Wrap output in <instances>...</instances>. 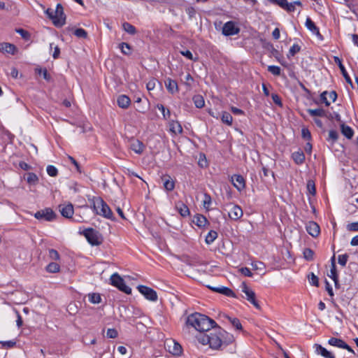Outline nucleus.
Returning a JSON list of instances; mask_svg holds the SVG:
<instances>
[{
  "label": "nucleus",
  "mask_w": 358,
  "mask_h": 358,
  "mask_svg": "<svg viewBox=\"0 0 358 358\" xmlns=\"http://www.w3.org/2000/svg\"><path fill=\"white\" fill-rule=\"evenodd\" d=\"M186 324L193 327L200 332L199 334H203L204 331L208 332L216 325V322L213 320L199 313L189 315L187 318Z\"/></svg>",
  "instance_id": "1"
},
{
  "label": "nucleus",
  "mask_w": 358,
  "mask_h": 358,
  "mask_svg": "<svg viewBox=\"0 0 358 358\" xmlns=\"http://www.w3.org/2000/svg\"><path fill=\"white\" fill-rule=\"evenodd\" d=\"M219 326L217 324L211 330L210 334H199L196 338L198 342L203 345H209V347L213 350H220L222 345V336L219 334Z\"/></svg>",
  "instance_id": "2"
},
{
  "label": "nucleus",
  "mask_w": 358,
  "mask_h": 358,
  "mask_svg": "<svg viewBox=\"0 0 358 358\" xmlns=\"http://www.w3.org/2000/svg\"><path fill=\"white\" fill-rule=\"evenodd\" d=\"M92 208L96 215L113 220V214L108 204L100 197L92 199Z\"/></svg>",
  "instance_id": "3"
},
{
  "label": "nucleus",
  "mask_w": 358,
  "mask_h": 358,
  "mask_svg": "<svg viewBox=\"0 0 358 358\" xmlns=\"http://www.w3.org/2000/svg\"><path fill=\"white\" fill-rule=\"evenodd\" d=\"M224 210L228 212L229 217L234 221L239 220L243 215L241 207L233 203L226 204Z\"/></svg>",
  "instance_id": "4"
},
{
  "label": "nucleus",
  "mask_w": 358,
  "mask_h": 358,
  "mask_svg": "<svg viewBox=\"0 0 358 358\" xmlns=\"http://www.w3.org/2000/svg\"><path fill=\"white\" fill-rule=\"evenodd\" d=\"M83 235L92 245H99L102 243L103 238L101 234L92 228L86 229L83 231Z\"/></svg>",
  "instance_id": "5"
},
{
  "label": "nucleus",
  "mask_w": 358,
  "mask_h": 358,
  "mask_svg": "<svg viewBox=\"0 0 358 358\" xmlns=\"http://www.w3.org/2000/svg\"><path fill=\"white\" fill-rule=\"evenodd\" d=\"M164 348L169 353L175 356H180L182 353L180 344L172 338L165 340Z\"/></svg>",
  "instance_id": "6"
},
{
  "label": "nucleus",
  "mask_w": 358,
  "mask_h": 358,
  "mask_svg": "<svg viewBox=\"0 0 358 358\" xmlns=\"http://www.w3.org/2000/svg\"><path fill=\"white\" fill-rule=\"evenodd\" d=\"M111 285L118 288L120 291L129 294L131 293V289L126 285L123 278L117 273H114L110 277Z\"/></svg>",
  "instance_id": "7"
},
{
  "label": "nucleus",
  "mask_w": 358,
  "mask_h": 358,
  "mask_svg": "<svg viewBox=\"0 0 358 358\" xmlns=\"http://www.w3.org/2000/svg\"><path fill=\"white\" fill-rule=\"evenodd\" d=\"M57 215L50 208H45L43 210L37 211L34 214V217L39 220H45L52 222L55 220Z\"/></svg>",
  "instance_id": "8"
},
{
  "label": "nucleus",
  "mask_w": 358,
  "mask_h": 358,
  "mask_svg": "<svg viewBox=\"0 0 358 358\" xmlns=\"http://www.w3.org/2000/svg\"><path fill=\"white\" fill-rule=\"evenodd\" d=\"M241 287L242 292L245 293L246 296V299L250 302L256 308L260 309V305L256 299V294L255 292L248 287L245 282H242Z\"/></svg>",
  "instance_id": "9"
},
{
  "label": "nucleus",
  "mask_w": 358,
  "mask_h": 358,
  "mask_svg": "<svg viewBox=\"0 0 358 358\" xmlns=\"http://www.w3.org/2000/svg\"><path fill=\"white\" fill-rule=\"evenodd\" d=\"M54 25L61 27L65 24L66 15L64 13V8L61 3L57 5L55 10H54Z\"/></svg>",
  "instance_id": "10"
},
{
  "label": "nucleus",
  "mask_w": 358,
  "mask_h": 358,
  "mask_svg": "<svg viewBox=\"0 0 358 358\" xmlns=\"http://www.w3.org/2000/svg\"><path fill=\"white\" fill-rule=\"evenodd\" d=\"M222 34L226 36L236 35L240 32V28L234 21L227 22L222 27Z\"/></svg>",
  "instance_id": "11"
},
{
  "label": "nucleus",
  "mask_w": 358,
  "mask_h": 358,
  "mask_svg": "<svg viewBox=\"0 0 358 358\" xmlns=\"http://www.w3.org/2000/svg\"><path fill=\"white\" fill-rule=\"evenodd\" d=\"M137 289L147 299L151 301L157 299V292L154 289L144 285H138Z\"/></svg>",
  "instance_id": "12"
},
{
  "label": "nucleus",
  "mask_w": 358,
  "mask_h": 358,
  "mask_svg": "<svg viewBox=\"0 0 358 358\" xmlns=\"http://www.w3.org/2000/svg\"><path fill=\"white\" fill-rule=\"evenodd\" d=\"M59 210L66 218H71L73 215V206L71 203H62L59 206Z\"/></svg>",
  "instance_id": "13"
},
{
  "label": "nucleus",
  "mask_w": 358,
  "mask_h": 358,
  "mask_svg": "<svg viewBox=\"0 0 358 358\" xmlns=\"http://www.w3.org/2000/svg\"><path fill=\"white\" fill-rule=\"evenodd\" d=\"M163 187L166 192L172 191L175 187V180L169 175H164L161 177Z\"/></svg>",
  "instance_id": "14"
},
{
  "label": "nucleus",
  "mask_w": 358,
  "mask_h": 358,
  "mask_svg": "<svg viewBox=\"0 0 358 358\" xmlns=\"http://www.w3.org/2000/svg\"><path fill=\"white\" fill-rule=\"evenodd\" d=\"M231 182L234 186L238 190L241 191L245 187V181L244 178L241 175H234L231 176Z\"/></svg>",
  "instance_id": "15"
},
{
  "label": "nucleus",
  "mask_w": 358,
  "mask_h": 358,
  "mask_svg": "<svg viewBox=\"0 0 358 358\" xmlns=\"http://www.w3.org/2000/svg\"><path fill=\"white\" fill-rule=\"evenodd\" d=\"M331 274L329 275V278H331L335 284L336 287H338V275L336 271V262H335V255H334L331 257V269H330Z\"/></svg>",
  "instance_id": "16"
},
{
  "label": "nucleus",
  "mask_w": 358,
  "mask_h": 358,
  "mask_svg": "<svg viewBox=\"0 0 358 358\" xmlns=\"http://www.w3.org/2000/svg\"><path fill=\"white\" fill-rule=\"evenodd\" d=\"M307 232L313 237H317L320 233V226L315 222H309L306 225Z\"/></svg>",
  "instance_id": "17"
},
{
  "label": "nucleus",
  "mask_w": 358,
  "mask_h": 358,
  "mask_svg": "<svg viewBox=\"0 0 358 358\" xmlns=\"http://www.w3.org/2000/svg\"><path fill=\"white\" fill-rule=\"evenodd\" d=\"M218 330L220 331L219 334L222 336V345H228L234 341V337L232 334L227 332L224 329H222L221 327H218Z\"/></svg>",
  "instance_id": "18"
},
{
  "label": "nucleus",
  "mask_w": 358,
  "mask_h": 358,
  "mask_svg": "<svg viewBox=\"0 0 358 358\" xmlns=\"http://www.w3.org/2000/svg\"><path fill=\"white\" fill-rule=\"evenodd\" d=\"M305 25L306 28L313 34H315L320 39L322 38V36L320 33L319 28L315 25V22L310 17L306 18Z\"/></svg>",
  "instance_id": "19"
},
{
  "label": "nucleus",
  "mask_w": 358,
  "mask_h": 358,
  "mask_svg": "<svg viewBox=\"0 0 358 358\" xmlns=\"http://www.w3.org/2000/svg\"><path fill=\"white\" fill-rule=\"evenodd\" d=\"M17 49L13 44L9 43H0V52H6L11 55H15Z\"/></svg>",
  "instance_id": "20"
},
{
  "label": "nucleus",
  "mask_w": 358,
  "mask_h": 358,
  "mask_svg": "<svg viewBox=\"0 0 358 358\" xmlns=\"http://www.w3.org/2000/svg\"><path fill=\"white\" fill-rule=\"evenodd\" d=\"M208 287L210 288V289L213 290L214 292L222 294L227 296H229V297H235L236 296L234 292L231 289H229L227 287L222 286V287H213L208 286Z\"/></svg>",
  "instance_id": "21"
},
{
  "label": "nucleus",
  "mask_w": 358,
  "mask_h": 358,
  "mask_svg": "<svg viewBox=\"0 0 358 358\" xmlns=\"http://www.w3.org/2000/svg\"><path fill=\"white\" fill-rule=\"evenodd\" d=\"M169 131L174 134H180L182 132V128L181 124L176 120H171V121L168 122Z\"/></svg>",
  "instance_id": "22"
},
{
  "label": "nucleus",
  "mask_w": 358,
  "mask_h": 358,
  "mask_svg": "<svg viewBox=\"0 0 358 358\" xmlns=\"http://www.w3.org/2000/svg\"><path fill=\"white\" fill-rule=\"evenodd\" d=\"M176 208L177 211L178 212V213L181 216L187 217V216L189 215V213H190L189 209L187 206V205H185L183 202L178 201L176 203Z\"/></svg>",
  "instance_id": "23"
},
{
  "label": "nucleus",
  "mask_w": 358,
  "mask_h": 358,
  "mask_svg": "<svg viewBox=\"0 0 358 358\" xmlns=\"http://www.w3.org/2000/svg\"><path fill=\"white\" fill-rule=\"evenodd\" d=\"M165 86L167 90L172 94L178 91L177 82L171 78H167L165 80Z\"/></svg>",
  "instance_id": "24"
},
{
  "label": "nucleus",
  "mask_w": 358,
  "mask_h": 358,
  "mask_svg": "<svg viewBox=\"0 0 358 358\" xmlns=\"http://www.w3.org/2000/svg\"><path fill=\"white\" fill-rule=\"evenodd\" d=\"M315 352L325 358H336L335 356L320 344H315Z\"/></svg>",
  "instance_id": "25"
},
{
  "label": "nucleus",
  "mask_w": 358,
  "mask_h": 358,
  "mask_svg": "<svg viewBox=\"0 0 358 358\" xmlns=\"http://www.w3.org/2000/svg\"><path fill=\"white\" fill-rule=\"evenodd\" d=\"M192 222L199 227H203L208 224V221L206 217L201 214H196L194 215Z\"/></svg>",
  "instance_id": "26"
},
{
  "label": "nucleus",
  "mask_w": 358,
  "mask_h": 358,
  "mask_svg": "<svg viewBox=\"0 0 358 358\" xmlns=\"http://www.w3.org/2000/svg\"><path fill=\"white\" fill-rule=\"evenodd\" d=\"M268 49L270 50L272 55L282 65L286 66L283 60L281 59V55L280 52L275 49L271 43H268Z\"/></svg>",
  "instance_id": "27"
},
{
  "label": "nucleus",
  "mask_w": 358,
  "mask_h": 358,
  "mask_svg": "<svg viewBox=\"0 0 358 358\" xmlns=\"http://www.w3.org/2000/svg\"><path fill=\"white\" fill-rule=\"evenodd\" d=\"M117 102L119 107L127 108L129 106L130 99L126 95H120L118 96Z\"/></svg>",
  "instance_id": "28"
},
{
  "label": "nucleus",
  "mask_w": 358,
  "mask_h": 358,
  "mask_svg": "<svg viewBox=\"0 0 358 358\" xmlns=\"http://www.w3.org/2000/svg\"><path fill=\"white\" fill-rule=\"evenodd\" d=\"M341 133L343 136H345L347 138L350 139L352 138L354 135L353 129L345 124H342L341 125Z\"/></svg>",
  "instance_id": "29"
},
{
  "label": "nucleus",
  "mask_w": 358,
  "mask_h": 358,
  "mask_svg": "<svg viewBox=\"0 0 358 358\" xmlns=\"http://www.w3.org/2000/svg\"><path fill=\"white\" fill-rule=\"evenodd\" d=\"M328 343L332 346H335L339 348H343L345 346V342L341 338L331 337L329 339Z\"/></svg>",
  "instance_id": "30"
},
{
  "label": "nucleus",
  "mask_w": 358,
  "mask_h": 358,
  "mask_svg": "<svg viewBox=\"0 0 358 358\" xmlns=\"http://www.w3.org/2000/svg\"><path fill=\"white\" fill-rule=\"evenodd\" d=\"M223 317L228 320V321L231 324V325L237 330L242 329V324L240 322V320L236 317H231L227 315H223Z\"/></svg>",
  "instance_id": "31"
},
{
  "label": "nucleus",
  "mask_w": 358,
  "mask_h": 358,
  "mask_svg": "<svg viewBox=\"0 0 358 358\" xmlns=\"http://www.w3.org/2000/svg\"><path fill=\"white\" fill-rule=\"evenodd\" d=\"M308 113L312 117H325L326 112L322 108H316V109H308Z\"/></svg>",
  "instance_id": "32"
},
{
  "label": "nucleus",
  "mask_w": 358,
  "mask_h": 358,
  "mask_svg": "<svg viewBox=\"0 0 358 358\" xmlns=\"http://www.w3.org/2000/svg\"><path fill=\"white\" fill-rule=\"evenodd\" d=\"M158 109L161 110L162 114L163 115V118L166 120L167 122L171 121V120H173L172 118V114L170 112V110L167 108H165V107L163 105H158Z\"/></svg>",
  "instance_id": "33"
},
{
  "label": "nucleus",
  "mask_w": 358,
  "mask_h": 358,
  "mask_svg": "<svg viewBox=\"0 0 358 358\" xmlns=\"http://www.w3.org/2000/svg\"><path fill=\"white\" fill-rule=\"evenodd\" d=\"M144 223H145V227L148 229V230L150 232V235L153 238H155L156 231H155V224H152L151 220L150 219H148V218H146V217L145 218Z\"/></svg>",
  "instance_id": "34"
},
{
  "label": "nucleus",
  "mask_w": 358,
  "mask_h": 358,
  "mask_svg": "<svg viewBox=\"0 0 358 358\" xmlns=\"http://www.w3.org/2000/svg\"><path fill=\"white\" fill-rule=\"evenodd\" d=\"M192 101L195 105V106L198 108H201L205 105V101L203 97L200 94L194 95L192 97Z\"/></svg>",
  "instance_id": "35"
},
{
  "label": "nucleus",
  "mask_w": 358,
  "mask_h": 358,
  "mask_svg": "<svg viewBox=\"0 0 358 358\" xmlns=\"http://www.w3.org/2000/svg\"><path fill=\"white\" fill-rule=\"evenodd\" d=\"M292 158L296 164H301L305 160V155L303 152H295L292 154Z\"/></svg>",
  "instance_id": "36"
},
{
  "label": "nucleus",
  "mask_w": 358,
  "mask_h": 358,
  "mask_svg": "<svg viewBox=\"0 0 358 358\" xmlns=\"http://www.w3.org/2000/svg\"><path fill=\"white\" fill-rule=\"evenodd\" d=\"M131 148L136 153L143 152V145L138 140H134L131 144Z\"/></svg>",
  "instance_id": "37"
},
{
  "label": "nucleus",
  "mask_w": 358,
  "mask_h": 358,
  "mask_svg": "<svg viewBox=\"0 0 358 358\" xmlns=\"http://www.w3.org/2000/svg\"><path fill=\"white\" fill-rule=\"evenodd\" d=\"M221 120L223 123L231 126L232 124L233 117L229 113L224 111L222 113Z\"/></svg>",
  "instance_id": "38"
},
{
  "label": "nucleus",
  "mask_w": 358,
  "mask_h": 358,
  "mask_svg": "<svg viewBox=\"0 0 358 358\" xmlns=\"http://www.w3.org/2000/svg\"><path fill=\"white\" fill-rule=\"evenodd\" d=\"M60 266L57 263L51 262L46 266V271L48 273H55L59 271Z\"/></svg>",
  "instance_id": "39"
},
{
  "label": "nucleus",
  "mask_w": 358,
  "mask_h": 358,
  "mask_svg": "<svg viewBox=\"0 0 358 358\" xmlns=\"http://www.w3.org/2000/svg\"><path fill=\"white\" fill-rule=\"evenodd\" d=\"M301 50V46L298 44H294L289 50V52L287 55V58H291L294 57L296 53L299 52Z\"/></svg>",
  "instance_id": "40"
},
{
  "label": "nucleus",
  "mask_w": 358,
  "mask_h": 358,
  "mask_svg": "<svg viewBox=\"0 0 358 358\" xmlns=\"http://www.w3.org/2000/svg\"><path fill=\"white\" fill-rule=\"evenodd\" d=\"M217 237V233L215 231L210 230L206 236V243L211 244Z\"/></svg>",
  "instance_id": "41"
},
{
  "label": "nucleus",
  "mask_w": 358,
  "mask_h": 358,
  "mask_svg": "<svg viewBox=\"0 0 358 358\" xmlns=\"http://www.w3.org/2000/svg\"><path fill=\"white\" fill-rule=\"evenodd\" d=\"M123 29L129 34L134 35L136 33V29L134 26L129 22H124L122 24Z\"/></svg>",
  "instance_id": "42"
},
{
  "label": "nucleus",
  "mask_w": 358,
  "mask_h": 358,
  "mask_svg": "<svg viewBox=\"0 0 358 358\" xmlns=\"http://www.w3.org/2000/svg\"><path fill=\"white\" fill-rule=\"evenodd\" d=\"M89 301L92 303H99L101 301V298L99 294L98 293H92L88 294Z\"/></svg>",
  "instance_id": "43"
},
{
  "label": "nucleus",
  "mask_w": 358,
  "mask_h": 358,
  "mask_svg": "<svg viewBox=\"0 0 358 358\" xmlns=\"http://www.w3.org/2000/svg\"><path fill=\"white\" fill-rule=\"evenodd\" d=\"M27 182L30 185H35L38 180V176L34 173H28L26 178Z\"/></svg>",
  "instance_id": "44"
},
{
  "label": "nucleus",
  "mask_w": 358,
  "mask_h": 358,
  "mask_svg": "<svg viewBox=\"0 0 358 358\" xmlns=\"http://www.w3.org/2000/svg\"><path fill=\"white\" fill-rule=\"evenodd\" d=\"M73 34L80 38H86L87 37V32L82 28L76 29L73 31Z\"/></svg>",
  "instance_id": "45"
},
{
  "label": "nucleus",
  "mask_w": 358,
  "mask_h": 358,
  "mask_svg": "<svg viewBox=\"0 0 358 358\" xmlns=\"http://www.w3.org/2000/svg\"><path fill=\"white\" fill-rule=\"evenodd\" d=\"M268 71L276 76H280L281 73L280 68L278 66H274V65L268 66Z\"/></svg>",
  "instance_id": "46"
},
{
  "label": "nucleus",
  "mask_w": 358,
  "mask_h": 358,
  "mask_svg": "<svg viewBox=\"0 0 358 358\" xmlns=\"http://www.w3.org/2000/svg\"><path fill=\"white\" fill-rule=\"evenodd\" d=\"M310 283L315 287H319V278L313 273H311L308 276Z\"/></svg>",
  "instance_id": "47"
},
{
  "label": "nucleus",
  "mask_w": 358,
  "mask_h": 358,
  "mask_svg": "<svg viewBox=\"0 0 358 358\" xmlns=\"http://www.w3.org/2000/svg\"><path fill=\"white\" fill-rule=\"evenodd\" d=\"M303 257L308 261H311L313 259L314 252L310 248H306L303 250Z\"/></svg>",
  "instance_id": "48"
},
{
  "label": "nucleus",
  "mask_w": 358,
  "mask_h": 358,
  "mask_svg": "<svg viewBox=\"0 0 358 358\" xmlns=\"http://www.w3.org/2000/svg\"><path fill=\"white\" fill-rule=\"evenodd\" d=\"M338 138V134L335 130H330L329 132V137L327 139L328 141H331L332 143L336 142Z\"/></svg>",
  "instance_id": "49"
},
{
  "label": "nucleus",
  "mask_w": 358,
  "mask_h": 358,
  "mask_svg": "<svg viewBox=\"0 0 358 358\" xmlns=\"http://www.w3.org/2000/svg\"><path fill=\"white\" fill-rule=\"evenodd\" d=\"M47 173L51 177H55L58 174L57 168L52 165H48L47 166Z\"/></svg>",
  "instance_id": "50"
},
{
  "label": "nucleus",
  "mask_w": 358,
  "mask_h": 358,
  "mask_svg": "<svg viewBox=\"0 0 358 358\" xmlns=\"http://www.w3.org/2000/svg\"><path fill=\"white\" fill-rule=\"evenodd\" d=\"M16 32L18 33L24 40L29 41L30 39L31 35L27 31L23 29H16Z\"/></svg>",
  "instance_id": "51"
},
{
  "label": "nucleus",
  "mask_w": 358,
  "mask_h": 358,
  "mask_svg": "<svg viewBox=\"0 0 358 358\" xmlns=\"http://www.w3.org/2000/svg\"><path fill=\"white\" fill-rule=\"evenodd\" d=\"M340 70H341V73H342L343 76L344 77L346 83L350 84L351 86H352V80H351L350 76L348 75L345 66L341 67L340 69Z\"/></svg>",
  "instance_id": "52"
},
{
  "label": "nucleus",
  "mask_w": 358,
  "mask_h": 358,
  "mask_svg": "<svg viewBox=\"0 0 358 358\" xmlns=\"http://www.w3.org/2000/svg\"><path fill=\"white\" fill-rule=\"evenodd\" d=\"M348 257H349V256L348 254L338 255V264H341L342 266H345L348 259Z\"/></svg>",
  "instance_id": "53"
},
{
  "label": "nucleus",
  "mask_w": 358,
  "mask_h": 358,
  "mask_svg": "<svg viewBox=\"0 0 358 358\" xmlns=\"http://www.w3.org/2000/svg\"><path fill=\"white\" fill-rule=\"evenodd\" d=\"M36 71L38 73V74H42L43 77L45 80L49 81L51 79V76L48 73V71L46 69H36Z\"/></svg>",
  "instance_id": "54"
},
{
  "label": "nucleus",
  "mask_w": 358,
  "mask_h": 358,
  "mask_svg": "<svg viewBox=\"0 0 358 358\" xmlns=\"http://www.w3.org/2000/svg\"><path fill=\"white\" fill-rule=\"evenodd\" d=\"M203 196H204V199L203 201V206L206 209H208V207L211 204V202H212L211 196H210V194H208L207 193H205Z\"/></svg>",
  "instance_id": "55"
},
{
  "label": "nucleus",
  "mask_w": 358,
  "mask_h": 358,
  "mask_svg": "<svg viewBox=\"0 0 358 358\" xmlns=\"http://www.w3.org/2000/svg\"><path fill=\"white\" fill-rule=\"evenodd\" d=\"M49 257L52 260H58L59 259V254L55 249H49Z\"/></svg>",
  "instance_id": "56"
},
{
  "label": "nucleus",
  "mask_w": 358,
  "mask_h": 358,
  "mask_svg": "<svg viewBox=\"0 0 358 358\" xmlns=\"http://www.w3.org/2000/svg\"><path fill=\"white\" fill-rule=\"evenodd\" d=\"M307 188L310 194L315 195L316 192L315 183L312 180H309L307 184Z\"/></svg>",
  "instance_id": "57"
},
{
  "label": "nucleus",
  "mask_w": 358,
  "mask_h": 358,
  "mask_svg": "<svg viewBox=\"0 0 358 358\" xmlns=\"http://www.w3.org/2000/svg\"><path fill=\"white\" fill-rule=\"evenodd\" d=\"M346 229L349 231H358V222L348 224Z\"/></svg>",
  "instance_id": "58"
},
{
  "label": "nucleus",
  "mask_w": 358,
  "mask_h": 358,
  "mask_svg": "<svg viewBox=\"0 0 358 358\" xmlns=\"http://www.w3.org/2000/svg\"><path fill=\"white\" fill-rule=\"evenodd\" d=\"M106 335L108 338H115L117 337L118 333L115 329H108Z\"/></svg>",
  "instance_id": "59"
},
{
  "label": "nucleus",
  "mask_w": 358,
  "mask_h": 358,
  "mask_svg": "<svg viewBox=\"0 0 358 358\" xmlns=\"http://www.w3.org/2000/svg\"><path fill=\"white\" fill-rule=\"evenodd\" d=\"M192 76L189 73L186 74L185 76L184 84L189 88H190L192 87Z\"/></svg>",
  "instance_id": "60"
},
{
  "label": "nucleus",
  "mask_w": 358,
  "mask_h": 358,
  "mask_svg": "<svg viewBox=\"0 0 358 358\" xmlns=\"http://www.w3.org/2000/svg\"><path fill=\"white\" fill-rule=\"evenodd\" d=\"M120 45L122 53H124V55L130 54V46L129 44L126 43H122Z\"/></svg>",
  "instance_id": "61"
},
{
  "label": "nucleus",
  "mask_w": 358,
  "mask_h": 358,
  "mask_svg": "<svg viewBox=\"0 0 358 358\" xmlns=\"http://www.w3.org/2000/svg\"><path fill=\"white\" fill-rule=\"evenodd\" d=\"M301 136L305 140H310L311 138V134L308 129L303 128L301 130Z\"/></svg>",
  "instance_id": "62"
},
{
  "label": "nucleus",
  "mask_w": 358,
  "mask_h": 358,
  "mask_svg": "<svg viewBox=\"0 0 358 358\" xmlns=\"http://www.w3.org/2000/svg\"><path fill=\"white\" fill-rule=\"evenodd\" d=\"M271 98H272L273 101L276 105H278L279 106H282V103L281 99H280V97L277 94H271Z\"/></svg>",
  "instance_id": "63"
},
{
  "label": "nucleus",
  "mask_w": 358,
  "mask_h": 358,
  "mask_svg": "<svg viewBox=\"0 0 358 358\" xmlns=\"http://www.w3.org/2000/svg\"><path fill=\"white\" fill-rule=\"evenodd\" d=\"M328 94L327 91L323 92L320 94V101L325 104L326 106H329L330 105V102L327 100V94Z\"/></svg>",
  "instance_id": "64"
}]
</instances>
